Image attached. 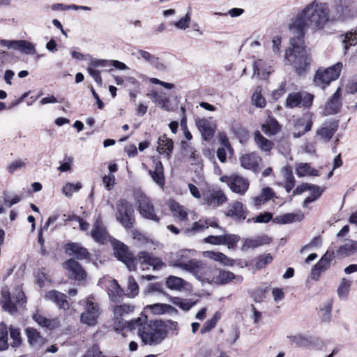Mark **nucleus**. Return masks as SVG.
<instances>
[{"label":"nucleus","instance_id":"nucleus-26","mask_svg":"<svg viewBox=\"0 0 357 357\" xmlns=\"http://www.w3.org/2000/svg\"><path fill=\"white\" fill-rule=\"evenodd\" d=\"M45 298L54 302L59 308L64 310L68 309L69 305L66 301V296L56 290H52L48 291Z\"/></svg>","mask_w":357,"mask_h":357},{"label":"nucleus","instance_id":"nucleus-20","mask_svg":"<svg viewBox=\"0 0 357 357\" xmlns=\"http://www.w3.org/2000/svg\"><path fill=\"white\" fill-rule=\"evenodd\" d=\"M63 267L67 271L69 278L76 280H81L86 277V273L82 266L75 259H70L63 264Z\"/></svg>","mask_w":357,"mask_h":357},{"label":"nucleus","instance_id":"nucleus-24","mask_svg":"<svg viewBox=\"0 0 357 357\" xmlns=\"http://www.w3.org/2000/svg\"><path fill=\"white\" fill-rule=\"evenodd\" d=\"M25 333L29 344L35 349H39L46 343V339L36 328L28 327L25 329Z\"/></svg>","mask_w":357,"mask_h":357},{"label":"nucleus","instance_id":"nucleus-3","mask_svg":"<svg viewBox=\"0 0 357 357\" xmlns=\"http://www.w3.org/2000/svg\"><path fill=\"white\" fill-rule=\"evenodd\" d=\"M311 61L305 50L303 38L294 36L290 39V46L286 50V64L291 65L296 73L301 75L309 70Z\"/></svg>","mask_w":357,"mask_h":357},{"label":"nucleus","instance_id":"nucleus-56","mask_svg":"<svg viewBox=\"0 0 357 357\" xmlns=\"http://www.w3.org/2000/svg\"><path fill=\"white\" fill-rule=\"evenodd\" d=\"M351 282L348 281L347 279H342L340 286L337 289L338 295L341 298H345L350 289Z\"/></svg>","mask_w":357,"mask_h":357},{"label":"nucleus","instance_id":"nucleus-63","mask_svg":"<svg viewBox=\"0 0 357 357\" xmlns=\"http://www.w3.org/2000/svg\"><path fill=\"white\" fill-rule=\"evenodd\" d=\"M153 98L155 102H157L162 109H167V103L169 102L168 98L165 96V94H153Z\"/></svg>","mask_w":357,"mask_h":357},{"label":"nucleus","instance_id":"nucleus-13","mask_svg":"<svg viewBox=\"0 0 357 357\" xmlns=\"http://www.w3.org/2000/svg\"><path fill=\"white\" fill-rule=\"evenodd\" d=\"M135 307L128 304H123L114 306L112 309L113 319L114 321L115 331L128 328L129 329V324L130 321L124 320L123 317L134 311Z\"/></svg>","mask_w":357,"mask_h":357},{"label":"nucleus","instance_id":"nucleus-57","mask_svg":"<svg viewBox=\"0 0 357 357\" xmlns=\"http://www.w3.org/2000/svg\"><path fill=\"white\" fill-rule=\"evenodd\" d=\"M172 301L175 305L179 307L180 308H181L183 310H188L195 304L194 303L191 302L190 300L182 299L180 298H174L172 300Z\"/></svg>","mask_w":357,"mask_h":357},{"label":"nucleus","instance_id":"nucleus-29","mask_svg":"<svg viewBox=\"0 0 357 357\" xmlns=\"http://www.w3.org/2000/svg\"><path fill=\"white\" fill-rule=\"evenodd\" d=\"M169 206L173 215L181 221H185L188 220V213L190 210L185 206L181 205L179 203L171 200L169 202Z\"/></svg>","mask_w":357,"mask_h":357},{"label":"nucleus","instance_id":"nucleus-7","mask_svg":"<svg viewBox=\"0 0 357 357\" xmlns=\"http://www.w3.org/2000/svg\"><path fill=\"white\" fill-rule=\"evenodd\" d=\"M26 302L25 295L20 287H17L12 294L8 291H2V307L6 312L13 315L17 313L16 304L23 306Z\"/></svg>","mask_w":357,"mask_h":357},{"label":"nucleus","instance_id":"nucleus-4","mask_svg":"<svg viewBox=\"0 0 357 357\" xmlns=\"http://www.w3.org/2000/svg\"><path fill=\"white\" fill-rule=\"evenodd\" d=\"M195 253L194 250H181L175 254H172L169 265L188 271L192 273L197 280H203L205 267L200 261L191 258Z\"/></svg>","mask_w":357,"mask_h":357},{"label":"nucleus","instance_id":"nucleus-1","mask_svg":"<svg viewBox=\"0 0 357 357\" xmlns=\"http://www.w3.org/2000/svg\"><path fill=\"white\" fill-rule=\"evenodd\" d=\"M331 22V12L327 3L314 0L305 5L289 24L294 36L304 38L307 29L318 31Z\"/></svg>","mask_w":357,"mask_h":357},{"label":"nucleus","instance_id":"nucleus-28","mask_svg":"<svg viewBox=\"0 0 357 357\" xmlns=\"http://www.w3.org/2000/svg\"><path fill=\"white\" fill-rule=\"evenodd\" d=\"M245 210L242 203L234 202L229 205V208L226 213L229 217L233 218L236 220H243L245 218Z\"/></svg>","mask_w":357,"mask_h":357},{"label":"nucleus","instance_id":"nucleus-9","mask_svg":"<svg viewBox=\"0 0 357 357\" xmlns=\"http://www.w3.org/2000/svg\"><path fill=\"white\" fill-rule=\"evenodd\" d=\"M100 313L99 304L96 302L93 296H90L85 300V309L81 314L80 320L84 324L93 326L97 324V319Z\"/></svg>","mask_w":357,"mask_h":357},{"label":"nucleus","instance_id":"nucleus-17","mask_svg":"<svg viewBox=\"0 0 357 357\" xmlns=\"http://www.w3.org/2000/svg\"><path fill=\"white\" fill-rule=\"evenodd\" d=\"M240 237L235 234L211 235L206 237L204 241L211 245H225L228 248H234L238 242Z\"/></svg>","mask_w":357,"mask_h":357},{"label":"nucleus","instance_id":"nucleus-30","mask_svg":"<svg viewBox=\"0 0 357 357\" xmlns=\"http://www.w3.org/2000/svg\"><path fill=\"white\" fill-rule=\"evenodd\" d=\"M270 242L271 238L265 235L255 238H247L244 240L243 249H254L259 246L268 244Z\"/></svg>","mask_w":357,"mask_h":357},{"label":"nucleus","instance_id":"nucleus-54","mask_svg":"<svg viewBox=\"0 0 357 357\" xmlns=\"http://www.w3.org/2000/svg\"><path fill=\"white\" fill-rule=\"evenodd\" d=\"M296 215L294 213H286L276 216L273 219V222L276 224H289L294 221Z\"/></svg>","mask_w":357,"mask_h":357},{"label":"nucleus","instance_id":"nucleus-14","mask_svg":"<svg viewBox=\"0 0 357 357\" xmlns=\"http://www.w3.org/2000/svg\"><path fill=\"white\" fill-rule=\"evenodd\" d=\"M137 268L144 271L151 266L153 270L159 271L166 266L161 259L154 257L152 254L142 251L137 255Z\"/></svg>","mask_w":357,"mask_h":357},{"label":"nucleus","instance_id":"nucleus-60","mask_svg":"<svg viewBox=\"0 0 357 357\" xmlns=\"http://www.w3.org/2000/svg\"><path fill=\"white\" fill-rule=\"evenodd\" d=\"M2 198L3 204L7 207L10 208L14 204L19 203L22 200V197L20 195H15L13 199H10L8 196V194L6 192H4L3 193Z\"/></svg>","mask_w":357,"mask_h":357},{"label":"nucleus","instance_id":"nucleus-27","mask_svg":"<svg viewBox=\"0 0 357 357\" xmlns=\"http://www.w3.org/2000/svg\"><path fill=\"white\" fill-rule=\"evenodd\" d=\"M173 148L174 142L172 139L168 138L165 135L158 138L157 151L160 154H164L167 159H169Z\"/></svg>","mask_w":357,"mask_h":357},{"label":"nucleus","instance_id":"nucleus-47","mask_svg":"<svg viewBox=\"0 0 357 357\" xmlns=\"http://www.w3.org/2000/svg\"><path fill=\"white\" fill-rule=\"evenodd\" d=\"M313 124V121L311 119V117H308L307 119H302L298 123V126L303 127L302 129H301L299 131L294 132L293 133V137L294 138H298L303 135L305 132L310 131L312 128Z\"/></svg>","mask_w":357,"mask_h":357},{"label":"nucleus","instance_id":"nucleus-31","mask_svg":"<svg viewBox=\"0 0 357 357\" xmlns=\"http://www.w3.org/2000/svg\"><path fill=\"white\" fill-rule=\"evenodd\" d=\"M66 252L70 255H75L77 259H87L89 253L86 248L77 243H70L66 245Z\"/></svg>","mask_w":357,"mask_h":357},{"label":"nucleus","instance_id":"nucleus-51","mask_svg":"<svg viewBox=\"0 0 357 357\" xmlns=\"http://www.w3.org/2000/svg\"><path fill=\"white\" fill-rule=\"evenodd\" d=\"M261 86H257L252 96V100L255 106L261 108L266 106V100L261 95Z\"/></svg>","mask_w":357,"mask_h":357},{"label":"nucleus","instance_id":"nucleus-12","mask_svg":"<svg viewBox=\"0 0 357 357\" xmlns=\"http://www.w3.org/2000/svg\"><path fill=\"white\" fill-rule=\"evenodd\" d=\"M135 199L140 215L146 219L159 222L160 218L156 214L151 199L142 193L137 195Z\"/></svg>","mask_w":357,"mask_h":357},{"label":"nucleus","instance_id":"nucleus-39","mask_svg":"<svg viewBox=\"0 0 357 357\" xmlns=\"http://www.w3.org/2000/svg\"><path fill=\"white\" fill-rule=\"evenodd\" d=\"M145 310H149L153 314H162L164 313L176 312V310L170 305L162 303H155L153 305H147L145 307Z\"/></svg>","mask_w":357,"mask_h":357},{"label":"nucleus","instance_id":"nucleus-59","mask_svg":"<svg viewBox=\"0 0 357 357\" xmlns=\"http://www.w3.org/2000/svg\"><path fill=\"white\" fill-rule=\"evenodd\" d=\"M332 305L330 302L324 304V307L321 309V319L323 321H330L331 319Z\"/></svg>","mask_w":357,"mask_h":357},{"label":"nucleus","instance_id":"nucleus-48","mask_svg":"<svg viewBox=\"0 0 357 357\" xmlns=\"http://www.w3.org/2000/svg\"><path fill=\"white\" fill-rule=\"evenodd\" d=\"M185 281L181 278L169 276L166 280V285L172 289H181L184 287Z\"/></svg>","mask_w":357,"mask_h":357},{"label":"nucleus","instance_id":"nucleus-49","mask_svg":"<svg viewBox=\"0 0 357 357\" xmlns=\"http://www.w3.org/2000/svg\"><path fill=\"white\" fill-rule=\"evenodd\" d=\"M296 172L298 176L303 177L306 175L316 176L317 171L311 168L310 165L307 163H301Z\"/></svg>","mask_w":357,"mask_h":357},{"label":"nucleus","instance_id":"nucleus-45","mask_svg":"<svg viewBox=\"0 0 357 357\" xmlns=\"http://www.w3.org/2000/svg\"><path fill=\"white\" fill-rule=\"evenodd\" d=\"M342 43L345 52L351 46L355 45L357 43V26L354 30L345 33Z\"/></svg>","mask_w":357,"mask_h":357},{"label":"nucleus","instance_id":"nucleus-50","mask_svg":"<svg viewBox=\"0 0 357 357\" xmlns=\"http://www.w3.org/2000/svg\"><path fill=\"white\" fill-rule=\"evenodd\" d=\"M82 188V183L77 182L75 184L66 183L62 188V192L67 197H71L73 192H78Z\"/></svg>","mask_w":357,"mask_h":357},{"label":"nucleus","instance_id":"nucleus-33","mask_svg":"<svg viewBox=\"0 0 357 357\" xmlns=\"http://www.w3.org/2000/svg\"><path fill=\"white\" fill-rule=\"evenodd\" d=\"M357 252V241L346 240L344 243L340 246L336 254L341 258L347 257Z\"/></svg>","mask_w":357,"mask_h":357},{"label":"nucleus","instance_id":"nucleus-22","mask_svg":"<svg viewBox=\"0 0 357 357\" xmlns=\"http://www.w3.org/2000/svg\"><path fill=\"white\" fill-rule=\"evenodd\" d=\"M204 203L211 208H216L227 201V197L220 190H213L203 195Z\"/></svg>","mask_w":357,"mask_h":357},{"label":"nucleus","instance_id":"nucleus-42","mask_svg":"<svg viewBox=\"0 0 357 357\" xmlns=\"http://www.w3.org/2000/svg\"><path fill=\"white\" fill-rule=\"evenodd\" d=\"M255 141L263 151L268 152L273 148L272 142L265 138L259 131L255 132Z\"/></svg>","mask_w":357,"mask_h":357},{"label":"nucleus","instance_id":"nucleus-62","mask_svg":"<svg viewBox=\"0 0 357 357\" xmlns=\"http://www.w3.org/2000/svg\"><path fill=\"white\" fill-rule=\"evenodd\" d=\"M128 289L130 292V297H134L139 293V286L132 276L128 279Z\"/></svg>","mask_w":357,"mask_h":357},{"label":"nucleus","instance_id":"nucleus-5","mask_svg":"<svg viewBox=\"0 0 357 357\" xmlns=\"http://www.w3.org/2000/svg\"><path fill=\"white\" fill-rule=\"evenodd\" d=\"M357 18V0H333L331 22L344 23Z\"/></svg>","mask_w":357,"mask_h":357},{"label":"nucleus","instance_id":"nucleus-23","mask_svg":"<svg viewBox=\"0 0 357 357\" xmlns=\"http://www.w3.org/2000/svg\"><path fill=\"white\" fill-rule=\"evenodd\" d=\"M196 125L205 141H210L214 136L215 126L206 119H201L196 121Z\"/></svg>","mask_w":357,"mask_h":357},{"label":"nucleus","instance_id":"nucleus-58","mask_svg":"<svg viewBox=\"0 0 357 357\" xmlns=\"http://www.w3.org/2000/svg\"><path fill=\"white\" fill-rule=\"evenodd\" d=\"M190 14L188 13L183 17L174 22V26L178 29L185 30L190 26Z\"/></svg>","mask_w":357,"mask_h":357},{"label":"nucleus","instance_id":"nucleus-36","mask_svg":"<svg viewBox=\"0 0 357 357\" xmlns=\"http://www.w3.org/2000/svg\"><path fill=\"white\" fill-rule=\"evenodd\" d=\"M138 55L142 58L145 61L149 63L151 66L160 70H165V66L160 63L159 59L153 54L145 50H139L137 51Z\"/></svg>","mask_w":357,"mask_h":357},{"label":"nucleus","instance_id":"nucleus-11","mask_svg":"<svg viewBox=\"0 0 357 357\" xmlns=\"http://www.w3.org/2000/svg\"><path fill=\"white\" fill-rule=\"evenodd\" d=\"M314 100V95L307 91L290 93L285 101V107L288 108L303 107L310 108Z\"/></svg>","mask_w":357,"mask_h":357},{"label":"nucleus","instance_id":"nucleus-53","mask_svg":"<svg viewBox=\"0 0 357 357\" xmlns=\"http://www.w3.org/2000/svg\"><path fill=\"white\" fill-rule=\"evenodd\" d=\"M291 344H295L300 347H307L309 344L308 340L301 335H288Z\"/></svg>","mask_w":357,"mask_h":357},{"label":"nucleus","instance_id":"nucleus-40","mask_svg":"<svg viewBox=\"0 0 357 357\" xmlns=\"http://www.w3.org/2000/svg\"><path fill=\"white\" fill-rule=\"evenodd\" d=\"M32 318L40 326L48 329H52L58 324L56 319H47L38 312L34 313Z\"/></svg>","mask_w":357,"mask_h":357},{"label":"nucleus","instance_id":"nucleus-64","mask_svg":"<svg viewBox=\"0 0 357 357\" xmlns=\"http://www.w3.org/2000/svg\"><path fill=\"white\" fill-rule=\"evenodd\" d=\"M83 357H107L102 354L98 346L93 345L89 349Z\"/></svg>","mask_w":357,"mask_h":357},{"label":"nucleus","instance_id":"nucleus-61","mask_svg":"<svg viewBox=\"0 0 357 357\" xmlns=\"http://www.w3.org/2000/svg\"><path fill=\"white\" fill-rule=\"evenodd\" d=\"M273 257L270 254L261 255L258 258L255 266L258 269L264 268L266 265L270 264L273 261Z\"/></svg>","mask_w":357,"mask_h":357},{"label":"nucleus","instance_id":"nucleus-2","mask_svg":"<svg viewBox=\"0 0 357 357\" xmlns=\"http://www.w3.org/2000/svg\"><path fill=\"white\" fill-rule=\"evenodd\" d=\"M146 317L131 320L129 330H138V335L142 342L147 345H158L167 337L166 326L161 320L146 322Z\"/></svg>","mask_w":357,"mask_h":357},{"label":"nucleus","instance_id":"nucleus-38","mask_svg":"<svg viewBox=\"0 0 357 357\" xmlns=\"http://www.w3.org/2000/svg\"><path fill=\"white\" fill-rule=\"evenodd\" d=\"M204 255L206 257L219 261L225 266H231L234 265V260L222 252L206 251L204 253Z\"/></svg>","mask_w":357,"mask_h":357},{"label":"nucleus","instance_id":"nucleus-16","mask_svg":"<svg viewBox=\"0 0 357 357\" xmlns=\"http://www.w3.org/2000/svg\"><path fill=\"white\" fill-rule=\"evenodd\" d=\"M209 227L218 228L220 231H223L222 228L218 225V220L215 218H205L199 219L195 222L190 227L185 229V232L188 235H195L197 233L204 231Z\"/></svg>","mask_w":357,"mask_h":357},{"label":"nucleus","instance_id":"nucleus-32","mask_svg":"<svg viewBox=\"0 0 357 357\" xmlns=\"http://www.w3.org/2000/svg\"><path fill=\"white\" fill-rule=\"evenodd\" d=\"M261 160L260 157L256 153H247L242 155L240 158L241 166L248 169H255L259 162Z\"/></svg>","mask_w":357,"mask_h":357},{"label":"nucleus","instance_id":"nucleus-34","mask_svg":"<svg viewBox=\"0 0 357 357\" xmlns=\"http://www.w3.org/2000/svg\"><path fill=\"white\" fill-rule=\"evenodd\" d=\"M215 283L219 284H227L232 280H236L238 282L243 281L241 275H236L232 272L228 271H220L218 274L213 278Z\"/></svg>","mask_w":357,"mask_h":357},{"label":"nucleus","instance_id":"nucleus-8","mask_svg":"<svg viewBox=\"0 0 357 357\" xmlns=\"http://www.w3.org/2000/svg\"><path fill=\"white\" fill-rule=\"evenodd\" d=\"M116 220L125 228L132 227L134 222V210L131 204L126 199H119L116 202Z\"/></svg>","mask_w":357,"mask_h":357},{"label":"nucleus","instance_id":"nucleus-18","mask_svg":"<svg viewBox=\"0 0 357 357\" xmlns=\"http://www.w3.org/2000/svg\"><path fill=\"white\" fill-rule=\"evenodd\" d=\"M339 127V121L335 119L324 122L316 130V136L324 142H328L333 137Z\"/></svg>","mask_w":357,"mask_h":357},{"label":"nucleus","instance_id":"nucleus-46","mask_svg":"<svg viewBox=\"0 0 357 357\" xmlns=\"http://www.w3.org/2000/svg\"><path fill=\"white\" fill-rule=\"evenodd\" d=\"M311 195L307 197L303 203V207H307V204L319 199L324 192V189H321L319 186L313 185L310 190Z\"/></svg>","mask_w":357,"mask_h":357},{"label":"nucleus","instance_id":"nucleus-6","mask_svg":"<svg viewBox=\"0 0 357 357\" xmlns=\"http://www.w3.org/2000/svg\"><path fill=\"white\" fill-rule=\"evenodd\" d=\"M342 62H337L335 65L327 68H319L314 77V83L316 86L324 89L330 83L337 79L342 69Z\"/></svg>","mask_w":357,"mask_h":357},{"label":"nucleus","instance_id":"nucleus-21","mask_svg":"<svg viewBox=\"0 0 357 357\" xmlns=\"http://www.w3.org/2000/svg\"><path fill=\"white\" fill-rule=\"evenodd\" d=\"M340 89L338 88L336 91L325 102L323 108V115L329 116L338 113L342 107V102L340 100Z\"/></svg>","mask_w":357,"mask_h":357},{"label":"nucleus","instance_id":"nucleus-19","mask_svg":"<svg viewBox=\"0 0 357 357\" xmlns=\"http://www.w3.org/2000/svg\"><path fill=\"white\" fill-rule=\"evenodd\" d=\"M334 257L333 251H327L320 260L313 266L311 271V278L318 280L321 273L330 266L331 261Z\"/></svg>","mask_w":357,"mask_h":357},{"label":"nucleus","instance_id":"nucleus-55","mask_svg":"<svg viewBox=\"0 0 357 357\" xmlns=\"http://www.w3.org/2000/svg\"><path fill=\"white\" fill-rule=\"evenodd\" d=\"M9 329L10 337L13 340L12 343V347H19L22 343V337L20 330L18 328L13 327L12 326L10 327Z\"/></svg>","mask_w":357,"mask_h":357},{"label":"nucleus","instance_id":"nucleus-37","mask_svg":"<svg viewBox=\"0 0 357 357\" xmlns=\"http://www.w3.org/2000/svg\"><path fill=\"white\" fill-rule=\"evenodd\" d=\"M91 235L96 241L102 244L107 241L108 238L105 229L98 222L94 224Z\"/></svg>","mask_w":357,"mask_h":357},{"label":"nucleus","instance_id":"nucleus-52","mask_svg":"<svg viewBox=\"0 0 357 357\" xmlns=\"http://www.w3.org/2000/svg\"><path fill=\"white\" fill-rule=\"evenodd\" d=\"M8 348V331L6 324H0V350L3 351Z\"/></svg>","mask_w":357,"mask_h":357},{"label":"nucleus","instance_id":"nucleus-41","mask_svg":"<svg viewBox=\"0 0 357 357\" xmlns=\"http://www.w3.org/2000/svg\"><path fill=\"white\" fill-rule=\"evenodd\" d=\"M108 296L113 302H119L123 296V290L116 280H113L108 288Z\"/></svg>","mask_w":357,"mask_h":357},{"label":"nucleus","instance_id":"nucleus-10","mask_svg":"<svg viewBox=\"0 0 357 357\" xmlns=\"http://www.w3.org/2000/svg\"><path fill=\"white\" fill-rule=\"evenodd\" d=\"M114 254L117 259L121 261L130 271L137 269V257H134L129 251L128 247L123 243L115 241L112 243Z\"/></svg>","mask_w":357,"mask_h":357},{"label":"nucleus","instance_id":"nucleus-35","mask_svg":"<svg viewBox=\"0 0 357 357\" xmlns=\"http://www.w3.org/2000/svg\"><path fill=\"white\" fill-rule=\"evenodd\" d=\"M155 169L149 170V174L152 179L160 187L165 184V176L163 172V166L160 161L154 160Z\"/></svg>","mask_w":357,"mask_h":357},{"label":"nucleus","instance_id":"nucleus-15","mask_svg":"<svg viewBox=\"0 0 357 357\" xmlns=\"http://www.w3.org/2000/svg\"><path fill=\"white\" fill-rule=\"evenodd\" d=\"M220 180L227 183L229 188L235 193L243 195L248 189V181L237 174L223 176Z\"/></svg>","mask_w":357,"mask_h":357},{"label":"nucleus","instance_id":"nucleus-44","mask_svg":"<svg viewBox=\"0 0 357 357\" xmlns=\"http://www.w3.org/2000/svg\"><path fill=\"white\" fill-rule=\"evenodd\" d=\"M263 132L267 135H274L280 130L278 121L274 119H268L262 126Z\"/></svg>","mask_w":357,"mask_h":357},{"label":"nucleus","instance_id":"nucleus-43","mask_svg":"<svg viewBox=\"0 0 357 357\" xmlns=\"http://www.w3.org/2000/svg\"><path fill=\"white\" fill-rule=\"evenodd\" d=\"M282 174L284 188L287 192H289L294 188L295 184V179L291 170L288 167H283L281 170Z\"/></svg>","mask_w":357,"mask_h":357},{"label":"nucleus","instance_id":"nucleus-25","mask_svg":"<svg viewBox=\"0 0 357 357\" xmlns=\"http://www.w3.org/2000/svg\"><path fill=\"white\" fill-rule=\"evenodd\" d=\"M105 63V59H93L87 68L88 73L94 79L96 84L100 86L102 85V79L100 75V72L96 68H102Z\"/></svg>","mask_w":357,"mask_h":357}]
</instances>
